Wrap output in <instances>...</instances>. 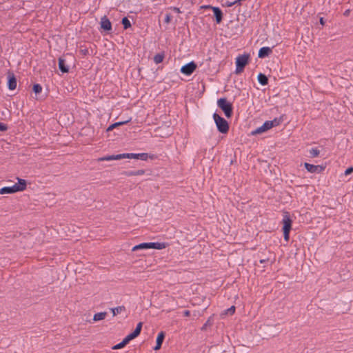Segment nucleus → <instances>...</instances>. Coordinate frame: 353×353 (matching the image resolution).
<instances>
[{"label":"nucleus","mask_w":353,"mask_h":353,"mask_svg":"<svg viewBox=\"0 0 353 353\" xmlns=\"http://www.w3.org/2000/svg\"><path fill=\"white\" fill-rule=\"evenodd\" d=\"M311 157H316L319 155L320 151L317 148H312L309 151Z\"/></svg>","instance_id":"nucleus-27"},{"label":"nucleus","mask_w":353,"mask_h":353,"mask_svg":"<svg viewBox=\"0 0 353 353\" xmlns=\"http://www.w3.org/2000/svg\"><path fill=\"white\" fill-rule=\"evenodd\" d=\"M352 172H353V167L348 168L345 171V175H348V174H351Z\"/></svg>","instance_id":"nucleus-36"},{"label":"nucleus","mask_w":353,"mask_h":353,"mask_svg":"<svg viewBox=\"0 0 353 353\" xmlns=\"http://www.w3.org/2000/svg\"><path fill=\"white\" fill-rule=\"evenodd\" d=\"M348 13H349V10H346V11L345 12L344 14H345V16H347V15H348Z\"/></svg>","instance_id":"nucleus-40"},{"label":"nucleus","mask_w":353,"mask_h":353,"mask_svg":"<svg viewBox=\"0 0 353 353\" xmlns=\"http://www.w3.org/2000/svg\"><path fill=\"white\" fill-rule=\"evenodd\" d=\"M210 8L212 9L214 17L216 18V23H220L222 21L223 18V14L221 10V9L218 7H213V6H209Z\"/></svg>","instance_id":"nucleus-12"},{"label":"nucleus","mask_w":353,"mask_h":353,"mask_svg":"<svg viewBox=\"0 0 353 353\" xmlns=\"http://www.w3.org/2000/svg\"><path fill=\"white\" fill-rule=\"evenodd\" d=\"M320 21V23H321V25H324V23H325V22H324L323 18H322V17H321V18L320 19V21Z\"/></svg>","instance_id":"nucleus-38"},{"label":"nucleus","mask_w":353,"mask_h":353,"mask_svg":"<svg viewBox=\"0 0 353 353\" xmlns=\"http://www.w3.org/2000/svg\"><path fill=\"white\" fill-rule=\"evenodd\" d=\"M164 338H165V334L163 332H161L158 334V336L157 338V341H156V345L154 347V350H158L161 348L163 341L164 340Z\"/></svg>","instance_id":"nucleus-14"},{"label":"nucleus","mask_w":353,"mask_h":353,"mask_svg":"<svg viewBox=\"0 0 353 353\" xmlns=\"http://www.w3.org/2000/svg\"><path fill=\"white\" fill-rule=\"evenodd\" d=\"M272 48L270 47H263L260 48L258 57L259 58H265L268 56H269L272 53Z\"/></svg>","instance_id":"nucleus-13"},{"label":"nucleus","mask_w":353,"mask_h":353,"mask_svg":"<svg viewBox=\"0 0 353 353\" xmlns=\"http://www.w3.org/2000/svg\"><path fill=\"white\" fill-rule=\"evenodd\" d=\"M148 249H157V250H161L165 248V245L163 243H158V242H150L147 243Z\"/></svg>","instance_id":"nucleus-16"},{"label":"nucleus","mask_w":353,"mask_h":353,"mask_svg":"<svg viewBox=\"0 0 353 353\" xmlns=\"http://www.w3.org/2000/svg\"><path fill=\"white\" fill-rule=\"evenodd\" d=\"M257 79L259 83L262 85H265L268 83V77L264 74L259 73Z\"/></svg>","instance_id":"nucleus-18"},{"label":"nucleus","mask_w":353,"mask_h":353,"mask_svg":"<svg viewBox=\"0 0 353 353\" xmlns=\"http://www.w3.org/2000/svg\"><path fill=\"white\" fill-rule=\"evenodd\" d=\"M131 121V118L129 119L128 120H126V121H119V122H116L112 125H110L108 129H107V131H110V130H112L114 128H117L119 125H124V124H126L128 123V122H130Z\"/></svg>","instance_id":"nucleus-19"},{"label":"nucleus","mask_w":353,"mask_h":353,"mask_svg":"<svg viewBox=\"0 0 353 353\" xmlns=\"http://www.w3.org/2000/svg\"><path fill=\"white\" fill-rule=\"evenodd\" d=\"M81 51L83 52V53L84 54H86V52H88V50H81Z\"/></svg>","instance_id":"nucleus-41"},{"label":"nucleus","mask_w":353,"mask_h":353,"mask_svg":"<svg viewBox=\"0 0 353 353\" xmlns=\"http://www.w3.org/2000/svg\"><path fill=\"white\" fill-rule=\"evenodd\" d=\"M282 222L283 224V231L284 239L286 241H288L289 239H290V232L292 228V221L291 220L290 215L288 214V212H285L284 214Z\"/></svg>","instance_id":"nucleus-5"},{"label":"nucleus","mask_w":353,"mask_h":353,"mask_svg":"<svg viewBox=\"0 0 353 353\" xmlns=\"http://www.w3.org/2000/svg\"><path fill=\"white\" fill-rule=\"evenodd\" d=\"M141 159L142 161H146L148 158V153H123L116 155H110L99 159V161H112V160H120L122 159Z\"/></svg>","instance_id":"nucleus-1"},{"label":"nucleus","mask_w":353,"mask_h":353,"mask_svg":"<svg viewBox=\"0 0 353 353\" xmlns=\"http://www.w3.org/2000/svg\"><path fill=\"white\" fill-rule=\"evenodd\" d=\"M213 119L219 132L223 134H225L228 132L229 124L224 118L221 117L219 114L215 112L213 114Z\"/></svg>","instance_id":"nucleus-3"},{"label":"nucleus","mask_w":353,"mask_h":353,"mask_svg":"<svg viewBox=\"0 0 353 353\" xmlns=\"http://www.w3.org/2000/svg\"><path fill=\"white\" fill-rule=\"evenodd\" d=\"M142 249H148V243H142L139 245H137L132 248V251H136L138 250H142Z\"/></svg>","instance_id":"nucleus-22"},{"label":"nucleus","mask_w":353,"mask_h":353,"mask_svg":"<svg viewBox=\"0 0 353 353\" xmlns=\"http://www.w3.org/2000/svg\"><path fill=\"white\" fill-rule=\"evenodd\" d=\"M304 167L310 173H320V172H323L325 168V166H323V165H315L310 164L308 163H305Z\"/></svg>","instance_id":"nucleus-7"},{"label":"nucleus","mask_w":353,"mask_h":353,"mask_svg":"<svg viewBox=\"0 0 353 353\" xmlns=\"http://www.w3.org/2000/svg\"><path fill=\"white\" fill-rule=\"evenodd\" d=\"M33 91L36 93V94H39L40 93L41 91H42V87L40 84H34L33 85Z\"/></svg>","instance_id":"nucleus-29"},{"label":"nucleus","mask_w":353,"mask_h":353,"mask_svg":"<svg viewBox=\"0 0 353 353\" xmlns=\"http://www.w3.org/2000/svg\"><path fill=\"white\" fill-rule=\"evenodd\" d=\"M59 68L63 73L68 72V67L65 65V60L62 58L59 59Z\"/></svg>","instance_id":"nucleus-17"},{"label":"nucleus","mask_w":353,"mask_h":353,"mask_svg":"<svg viewBox=\"0 0 353 353\" xmlns=\"http://www.w3.org/2000/svg\"><path fill=\"white\" fill-rule=\"evenodd\" d=\"M127 344H128V343L124 339H123V341L121 343L113 346L112 349L113 350H119V349L123 348Z\"/></svg>","instance_id":"nucleus-28"},{"label":"nucleus","mask_w":353,"mask_h":353,"mask_svg":"<svg viewBox=\"0 0 353 353\" xmlns=\"http://www.w3.org/2000/svg\"><path fill=\"white\" fill-rule=\"evenodd\" d=\"M113 316H116L118 314L121 313L122 312L125 310V307L124 306H118L114 308L111 309Z\"/></svg>","instance_id":"nucleus-21"},{"label":"nucleus","mask_w":353,"mask_h":353,"mask_svg":"<svg viewBox=\"0 0 353 353\" xmlns=\"http://www.w3.org/2000/svg\"><path fill=\"white\" fill-rule=\"evenodd\" d=\"M282 121V118H275L272 121H268L269 123H272L271 128L279 125Z\"/></svg>","instance_id":"nucleus-23"},{"label":"nucleus","mask_w":353,"mask_h":353,"mask_svg":"<svg viewBox=\"0 0 353 353\" xmlns=\"http://www.w3.org/2000/svg\"><path fill=\"white\" fill-rule=\"evenodd\" d=\"M249 54L239 55L236 59V74L243 72L245 66L248 64L249 60Z\"/></svg>","instance_id":"nucleus-6"},{"label":"nucleus","mask_w":353,"mask_h":353,"mask_svg":"<svg viewBox=\"0 0 353 353\" xmlns=\"http://www.w3.org/2000/svg\"><path fill=\"white\" fill-rule=\"evenodd\" d=\"M106 316H107V312H105L97 313L93 316V321H97L103 320L106 317Z\"/></svg>","instance_id":"nucleus-20"},{"label":"nucleus","mask_w":353,"mask_h":353,"mask_svg":"<svg viewBox=\"0 0 353 353\" xmlns=\"http://www.w3.org/2000/svg\"><path fill=\"white\" fill-rule=\"evenodd\" d=\"M196 65L194 61H191L181 68V72L185 75H190L196 70Z\"/></svg>","instance_id":"nucleus-8"},{"label":"nucleus","mask_w":353,"mask_h":353,"mask_svg":"<svg viewBox=\"0 0 353 353\" xmlns=\"http://www.w3.org/2000/svg\"><path fill=\"white\" fill-rule=\"evenodd\" d=\"M240 1H237V0H236V1H233V2L227 1V2L225 3V4H226V6H227L228 7H231V6H232L233 5H234L235 3H238V2H240Z\"/></svg>","instance_id":"nucleus-34"},{"label":"nucleus","mask_w":353,"mask_h":353,"mask_svg":"<svg viewBox=\"0 0 353 353\" xmlns=\"http://www.w3.org/2000/svg\"><path fill=\"white\" fill-rule=\"evenodd\" d=\"M121 23L123 26L124 29H128V28H130L131 26V23L127 17H123L122 19Z\"/></svg>","instance_id":"nucleus-26"},{"label":"nucleus","mask_w":353,"mask_h":353,"mask_svg":"<svg viewBox=\"0 0 353 353\" xmlns=\"http://www.w3.org/2000/svg\"><path fill=\"white\" fill-rule=\"evenodd\" d=\"M265 261H266V260H265V259H261V260H260V263H264Z\"/></svg>","instance_id":"nucleus-39"},{"label":"nucleus","mask_w":353,"mask_h":353,"mask_svg":"<svg viewBox=\"0 0 353 353\" xmlns=\"http://www.w3.org/2000/svg\"><path fill=\"white\" fill-rule=\"evenodd\" d=\"M205 326H207V323H205V324L203 326L202 330H203V329L205 328Z\"/></svg>","instance_id":"nucleus-42"},{"label":"nucleus","mask_w":353,"mask_h":353,"mask_svg":"<svg viewBox=\"0 0 353 353\" xmlns=\"http://www.w3.org/2000/svg\"><path fill=\"white\" fill-rule=\"evenodd\" d=\"M235 312V307L234 305L231 306L230 308L227 310V313L232 314Z\"/></svg>","instance_id":"nucleus-33"},{"label":"nucleus","mask_w":353,"mask_h":353,"mask_svg":"<svg viewBox=\"0 0 353 353\" xmlns=\"http://www.w3.org/2000/svg\"><path fill=\"white\" fill-rule=\"evenodd\" d=\"M137 336L134 334L133 332L127 335L123 339L128 343L131 340L135 339Z\"/></svg>","instance_id":"nucleus-31"},{"label":"nucleus","mask_w":353,"mask_h":353,"mask_svg":"<svg viewBox=\"0 0 353 353\" xmlns=\"http://www.w3.org/2000/svg\"><path fill=\"white\" fill-rule=\"evenodd\" d=\"M145 171L144 170H128L125 171L123 174L126 176H139L144 174Z\"/></svg>","instance_id":"nucleus-15"},{"label":"nucleus","mask_w":353,"mask_h":353,"mask_svg":"<svg viewBox=\"0 0 353 353\" xmlns=\"http://www.w3.org/2000/svg\"><path fill=\"white\" fill-rule=\"evenodd\" d=\"M101 27L106 31H110V30H112L111 22L106 16H103L101 19Z\"/></svg>","instance_id":"nucleus-10"},{"label":"nucleus","mask_w":353,"mask_h":353,"mask_svg":"<svg viewBox=\"0 0 353 353\" xmlns=\"http://www.w3.org/2000/svg\"><path fill=\"white\" fill-rule=\"evenodd\" d=\"M271 125L272 123H269L268 121H266L263 123V124L261 126L257 128L255 130L252 131V134H259L264 132H266L267 130L271 129Z\"/></svg>","instance_id":"nucleus-9"},{"label":"nucleus","mask_w":353,"mask_h":353,"mask_svg":"<svg viewBox=\"0 0 353 353\" xmlns=\"http://www.w3.org/2000/svg\"><path fill=\"white\" fill-rule=\"evenodd\" d=\"M164 59V55L162 54H157L154 57V61L155 63L158 64V63H160L163 61Z\"/></svg>","instance_id":"nucleus-24"},{"label":"nucleus","mask_w":353,"mask_h":353,"mask_svg":"<svg viewBox=\"0 0 353 353\" xmlns=\"http://www.w3.org/2000/svg\"><path fill=\"white\" fill-rule=\"evenodd\" d=\"M172 16L170 14L168 13L165 16L164 21L165 23H169L171 21Z\"/></svg>","instance_id":"nucleus-32"},{"label":"nucleus","mask_w":353,"mask_h":353,"mask_svg":"<svg viewBox=\"0 0 353 353\" xmlns=\"http://www.w3.org/2000/svg\"><path fill=\"white\" fill-rule=\"evenodd\" d=\"M217 105L221 108L227 118H230L232 115V105L228 102L225 98H221L217 101Z\"/></svg>","instance_id":"nucleus-4"},{"label":"nucleus","mask_w":353,"mask_h":353,"mask_svg":"<svg viewBox=\"0 0 353 353\" xmlns=\"http://www.w3.org/2000/svg\"><path fill=\"white\" fill-rule=\"evenodd\" d=\"M137 336L134 334L133 332L127 335L123 339L128 343L131 340L135 339Z\"/></svg>","instance_id":"nucleus-30"},{"label":"nucleus","mask_w":353,"mask_h":353,"mask_svg":"<svg viewBox=\"0 0 353 353\" xmlns=\"http://www.w3.org/2000/svg\"><path fill=\"white\" fill-rule=\"evenodd\" d=\"M8 127L6 124L0 123V131H6Z\"/></svg>","instance_id":"nucleus-35"},{"label":"nucleus","mask_w":353,"mask_h":353,"mask_svg":"<svg viewBox=\"0 0 353 353\" xmlns=\"http://www.w3.org/2000/svg\"><path fill=\"white\" fill-rule=\"evenodd\" d=\"M8 86L9 90H13L17 88V79L13 73H8Z\"/></svg>","instance_id":"nucleus-11"},{"label":"nucleus","mask_w":353,"mask_h":353,"mask_svg":"<svg viewBox=\"0 0 353 353\" xmlns=\"http://www.w3.org/2000/svg\"><path fill=\"white\" fill-rule=\"evenodd\" d=\"M142 325H143V323L142 322H139L137 325V327H136L135 330L132 332L134 333V334L137 337L140 334V332H141V329H142Z\"/></svg>","instance_id":"nucleus-25"},{"label":"nucleus","mask_w":353,"mask_h":353,"mask_svg":"<svg viewBox=\"0 0 353 353\" xmlns=\"http://www.w3.org/2000/svg\"><path fill=\"white\" fill-rule=\"evenodd\" d=\"M18 183L10 187H3L0 189V194H13L17 192L23 191L26 188V181L17 178Z\"/></svg>","instance_id":"nucleus-2"},{"label":"nucleus","mask_w":353,"mask_h":353,"mask_svg":"<svg viewBox=\"0 0 353 353\" xmlns=\"http://www.w3.org/2000/svg\"><path fill=\"white\" fill-rule=\"evenodd\" d=\"M183 315L185 316H189L190 315V312L189 310H185L183 312Z\"/></svg>","instance_id":"nucleus-37"}]
</instances>
